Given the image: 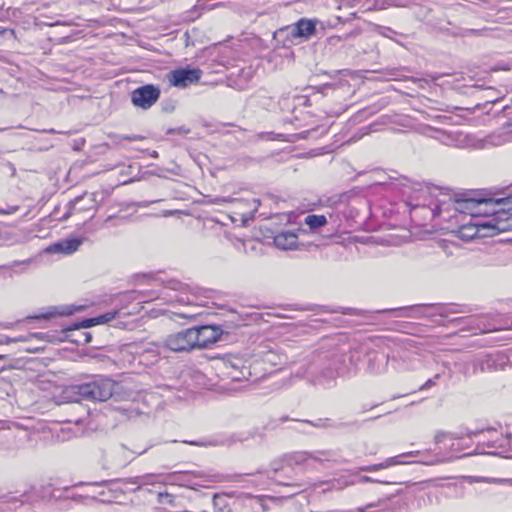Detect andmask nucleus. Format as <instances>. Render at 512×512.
<instances>
[{"instance_id":"nucleus-22","label":"nucleus","mask_w":512,"mask_h":512,"mask_svg":"<svg viewBox=\"0 0 512 512\" xmlns=\"http://www.w3.org/2000/svg\"><path fill=\"white\" fill-rule=\"evenodd\" d=\"M389 357L385 353H374L369 357L368 368L372 373H382L386 370Z\"/></svg>"},{"instance_id":"nucleus-2","label":"nucleus","mask_w":512,"mask_h":512,"mask_svg":"<svg viewBox=\"0 0 512 512\" xmlns=\"http://www.w3.org/2000/svg\"><path fill=\"white\" fill-rule=\"evenodd\" d=\"M132 294L135 295L133 297L134 299H142L144 301L162 299L172 305H196L199 290L176 279H171L166 282L163 289L158 293L152 291H134Z\"/></svg>"},{"instance_id":"nucleus-58","label":"nucleus","mask_w":512,"mask_h":512,"mask_svg":"<svg viewBox=\"0 0 512 512\" xmlns=\"http://www.w3.org/2000/svg\"><path fill=\"white\" fill-rule=\"evenodd\" d=\"M361 114H362V111H359L357 117H361Z\"/></svg>"},{"instance_id":"nucleus-9","label":"nucleus","mask_w":512,"mask_h":512,"mask_svg":"<svg viewBox=\"0 0 512 512\" xmlns=\"http://www.w3.org/2000/svg\"><path fill=\"white\" fill-rule=\"evenodd\" d=\"M487 222L491 237L499 233L512 231V203L503 206L501 211L494 213L492 218L487 219Z\"/></svg>"},{"instance_id":"nucleus-16","label":"nucleus","mask_w":512,"mask_h":512,"mask_svg":"<svg viewBox=\"0 0 512 512\" xmlns=\"http://www.w3.org/2000/svg\"><path fill=\"white\" fill-rule=\"evenodd\" d=\"M115 481L116 480H105V481H101V482H96L94 484L102 486L107 483L115 482ZM117 481L123 482V483L137 484L138 485L137 489H140V487L143 485H154L156 483L165 484V477H163L162 475H157V474H145V475L136 476L133 478L118 479Z\"/></svg>"},{"instance_id":"nucleus-40","label":"nucleus","mask_w":512,"mask_h":512,"mask_svg":"<svg viewBox=\"0 0 512 512\" xmlns=\"http://www.w3.org/2000/svg\"><path fill=\"white\" fill-rule=\"evenodd\" d=\"M123 139L129 140V141H137L143 139V137L139 135H132V136H124Z\"/></svg>"},{"instance_id":"nucleus-38","label":"nucleus","mask_w":512,"mask_h":512,"mask_svg":"<svg viewBox=\"0 0 512 512\" xmlns=\"http://www.w3.org/2000/svg\"><path fill=\"white\" fill-rule=\"evenodd\" d=\"M96 320L97 319H95V317L85 319L81 323L75 324V328L76 329L81 328V327L89 328V327L95 326V325H97V321Z\"/></svg>"},{"instance_id":"nucleus-37","label":"nucleus","mask_w":512,"mask_h":512,"mask_svg":"<svg viewBox=\"0 0 512 512\" xmlns=\"http://www.w3.org/2000/svg\"><path fill=\"white\" fill-rule=\"evenodd\" d=\"M328 419H318L316 422H311V421H302L301 423L303 424H309L313 427H317V428H326V427H329L330 425L328 424Z\"/></svg>"},{"instance_id":"nucleus-50","label":"nucleus","mask_w":512,"mask_h":512,"mask_svg":"<svg viewBox=\"0 0 512 512\" xmlns=\"http://www.w3.org/2000/svg\"><path fill=\"white\" fill-rule=\"evenodd\" d=\"M247 484H244L243 487H248L250 484H253L252 481H245Z\"/></svg>"},{"instance_id":"nucleus-54","label":"nucleus","mask_w":512,"mask_h":512,"mask_svg":"<svg viewBox=\"0 0 512 512\" xmlns=\"http://www.w3.org/2000/svg\"><path fill=\"white\" fill-rule=\"evenodd\" d=\"M222 480H223V478H217V479H215V481H217V482H220V481H222Z\"/></svg>"},{"instance_id":"nucleus-23","label":"nucleus","mask_w":512,"mask_h":512,"mask_svg":"<svg viewBox=\"0 0 512 512\" xmlns=\"http://www.w3.org/2000/svg\"><path fill=\"white\" fill-rule=\"evenodd\" d=\"M194 477L195 474L191 472H174L165 476V484L189 486Z\"/></svg>"},{"instance_id":"nucleus-60","label":"nucleus","mask_w":512,"mask_h":512,"mask_svg":"<svg viewBox=\"0 0 512 512\" xmlns=\"http://www.w3.org/2000/svg\"><path fill=\"white\" fill-rule=\"evenodd\" d=\"M164 215L165 216L171 215V212H166Z\"/></svg>"},{"instance_id":"nucleus-51","label":"nucleus","mask_w":512,"mask_h":512,"mask_svg":"<svg viewBox=\"0 0 512 512\" xmlns=\"http://www.w3.org/2000/svg\"><path fill=\"white\" fill-rule=\"evenodd\" d=\"M234 494H235L234 492L228 493L227 496L232 497V496H234Z\"/></svg>"},{"instance_id":"nucleus-42","label":"nucleus","mask_w":512,"mask_h":512,"mask_svg":"<svg viewBox=\"0 0 512 512\" xmlns=\"http://www.w3.org/2000/svg\"><path fill=\"white\" fill-rule=\"evenodd\" d=\"M184 443H187V444H190V445H194V446H203L204 445L203 443L196 442V441H184Z\"/></svg>"},{"instance_id":"nucleus-4","label":"nucleus","mask_w":512,"mask_h":512,"mask_svg":"<svg viewBox=\"0 0 512 512\" xmlns=\"http://www.w3.org/2000/svg\"><path fill=\"white\" fill-rule=\"evenodd\" d=\"M316 19L301 18L296 23L283 27L275 33V37H284L291 44L308 41L316 34Z\"/></svg>"},{"instance_id":"nucleus-24","label":"nucleus","mask_w":512,"mask_h":512,"mask_svg":"<svg viewBox=\"0 0 512 512\" xmlns=\"http://www.w3.org/2000/svg\"><path fill=\"white\" fill-rule=\"evenodd\" d=\"M240 362V359H236L225 364L229 376L234 380H240L241 377H245L244 372L240 370Z\"/></svg>"},{"instance_id":"nucleus-14","label":"nucleus","mask_w":512,"mask_h":512,"mask_svg":"<svg viewBox=\"0 0 512 512\" xmlns=\"http://www.w3.org/2000/svg\"><path fill=\"white\" fill-rule=\"evenodd\" d=\"M512 203V199H478L476 219L487 220L492 218L494 213L501 211L505 205Z\"/></svg>"},{"instance_id":"nucleus-32","label":"nucleus","mask_w":512,"mask_h":512,"mask_svg":"<svg viewBox=\"0 0 512 512\" xmlns=\"http://www.w3.org/2000/svg\"><path fill=\"white\" fill-rule=\"evenodd\" d=\"M158 501L162 504L174 505L175 497L168 492H160L158 494Z\"/></svg>"},{"instance_id":"nucleus-49","label":"nucleus","mask_w":512,"mask_h":512,"mask_svg":"<svg viewBox=\"0 0 512 512\" xmlns=\"http://www.w3.org/2000/svg\"><path fill=\"white\" fill-rule=\"evenodd\" d=\"M253 203L255 204V209L257 208V205L259 204V200L253 199Z\"/></svg>"},{"instance_id":"nucleus-47","label":"nucleus","mask_w":512,"mask_h":512,"mask_svg":"<svg viewBox=\"0 0 512 512\" xmlns=\"http://www.w3.org/2000/svg\"><path fill=\"white\" fill-rule=\"evenodd\" d=\"M82 420H83L82 418H78V419H75V420H69V422H75V423L78 424V423L82 422Z\"/></svg>"},{"instance_id":"nucleus-33","label":"nucleus","mask_w":512,"mask_h":512,"mask_svg":"<svg viewBox=\"0 0 512 512\" xmlns=\"http://www.w3.org/2000/svg\"><path fill=\"white\" fill-rule=\"evenodd\" d=\"M125 221H126L125 217L108 216L105 219L103 226L106 227V226H108L109 223H111L112 226H118V225L123 224Z\"/></svg>"},{"instance_id":"nucleus-15","label":"nucleus","mask_w":512,"mask_h":512,"mask_svg":"<svg viewBox=\"0 0 512 512\" xmlns=\"http://www.w3.org/2000/svg\"><path fill=\"white\" fill-rule=\"evenodd\" d=\"M192 330L198 349L206 348L215 343L221 335V330L213 325L192 327Z\"/></svg>"},{"instance_id":"nucleus-43","label":"nucleus","mask_w":512,"mask_h":512,"mask_svg":"<svg viewBox=\"0 0 512 512\" xmlns=\"http://www.w3.org/2000/svg\"><path fill=\"white\" fill-rule=\"evenodd\" d=\"M177 315L183 318H190L193 317L195 314L177 313Z\"/></svg>"},{"instance_id":"nucleus-28","label":"nucleus","mask_w":512,"mask_h":512,"mask_svg":"<svg viewBox=\"0 0 512 512\" xmlns=\"http://www.w3.org/2000/svg\"><path fill=\"white\" fill-rule=\"evenodd\" d=\"M38 498L39 495L35 493V488L33 486H30L28 489L24 490L20 495L21 503H32L37 501Z\"/></svg>"},{"instance_id":"nucleus-55","label":"nucleus","mask_w":512,"mask_h":512,"mask_svg":"<svg viewBox=\"0 0 512 512\" xmlns=\"http://www.w3.org/2000/svg\"><path fill=\"white\" fill-rule=\"evenodd\" d=\"M357 512H364V510L362 508H358Z\"/></svg>"},{"instance_id":"nucleus-41","label":"nucleus","mask_w":512,"mask_h":512,"mask_svg":"<svg viewBox=\"0 0 512 512\" xmlns=\"http://www.w3.org/2000/svg\"><path fill=\"white\" fill-rule=\"evenodd\" d=\"M478 31L474 29H466L463 32L460 33V35L465 36L467 34H477Z\"/></svg>"},{"instance_id":"nucleus-12","label":"nucleus","mask_w":512,"mask_h":512,"mask_svg":"<svg viewBox=\"0 0 512 512\" xmlns=\"http://www.w3.org/2000/svg\"><path fill=\"white\" fill-rule=\"evenodd\" d=\"M510 445V439L506 436H500L496 440L478 443L471 452L464 453L462 456H470L476 454H489L502 456L506 452V448Z\"/></svg>"},{"instance_id":"nucleus-29","label":"nucleus","mask_w":512,"mask_h":512,"mask_svg":"<svg viewBox=\"0 0 512 512\" xmlns=\"http://www.w3.org/2000/svg\"><path fill=\"white\" fill-rule=\"evenodd\" d=\"M498 359L497 356H486L480 363V370L485 371L486 369L490 370L496 368Z\"/></svg>"},{"instance_id":"nucleus-45","label":"nucleus","mask_w":512,"mask_h":512,"mask_svg":"<svg viewBox=\"0 0 512 512\" xmlns=\"http://www.w3.org/2000/svg\"><path fill=\"white\" fill-rule=\"evenodd\" d=\"M478 432H467L466 436L471 439L472 436L476 435Z\"/></svg>"},{"instance_id":"nucleus-19","label":"nucleus","mask_w":512,"mask_h":512,"mask_svg":"<svg viewBox=\"0 0 512 512\" xmlns=\"http://www.w3.org/2000/svg\"><path fill=\"white\" fill-rule=\"evenodd\" d=\"M82 242L80 238L63 239L51 245L49 251L67 255L72 254L78 250Z\"/></svg>"},{"instance_id":"nucleus-21","label":"nucleus","mask_w":512,"mask_h":512,"mask_svg":"<svg viewBox=\"0 0 512 512\" xmlns=\"http://www.w3.org/2000/svg\"><path fill=\"white\" fill-rule=\"evenodd\" d=\"M478 199L467 198L460 199L455 202V210L462 213L468 214L470 219H476Z\"/></svg>"},{"instance_id":"nucleus-8","label":"nucleus","mask_w":512,"mask_h":512,"mask_svg":"<svg viewBox=\"0 0 512 512\" xmlns=\"http://www.w3.org/2000/svg\"><path fill=\"white\" fill-rule=\"evenodd\" d=\"M457 236L463 241H470L475 238L491 237L487 220L470 219L469 222L461 225L457 230Z\"/></svg>"},{"instance_id":"nucleus-59","label":"nucleus","mask_w":512,"mask_h":512,"mask_svg":"<svg viewBox=\"0 0 512 512\" xmlns=\"http://www.w3.org/2000/svg\"><path fill=\"white\" fill-rule=\"evenodd\" d=\"M361 114H362V111H359L357 117H361Z\"/></svg>"},{"instance_id":"nucleus-10","label":"nucleus","mask_w":512,"mask_h":512,"mask_svg":"<svg viewBox=\"0 0 512 512\" xmlns=\"http://www.w3.org/2000/svg\"><path fill=\"white\" fill-rule=\"evenodd\" d=\"M202 71L199 68H182L171 71L168 75L170 85L177 88H186L199 82Z\"/></svg>"},{"instance_id":"nucleus-57","label":"nucleus","mask_w":512,"mask_h":512,"mask_svg":"<svg viewBox=\"0 0 512 512\" xmlns=\"http://www.w3.org/2000/svg\"><path fill=\"white\" fill-rule=\"evenodd\" d=\"M361 114H362V111H359L357 117H361Z\"/></svg>"},{"instance_id":"nucleus-30","label":"nucleus","mask_w":512,"mask_h":512,"mask_svg":"<svg viewBox=\"0 0 512 512\" xmlns=\"http://www.w3.org/2000/svg\"><path fill=\"white\" fill-rule=\"evenodd\" d=\"M117 313H118L117 311H109V312H106L102 315L95 317V319H97L96 320L97 325L110 322L111 320L115 319Z\"/></svg>"},{"instance_id":"nucleus-11","label":"nucleus","mask_w":512,"mask_h":512,"mask_svg":"<svg viewBox=\"0 0 512 512\" xmlns=\"http://www.w3.org/2000/svg\"><path fill=\"white\" fill-rule=\"evenodd\" d=\"M334 454L329 450H319L315 452H295L289 457L290 463L295 465H304L306 467H313V463H322L330 461Z\"/></svg>"},{"instance_id":"nucleus-5","label":"nucleus","mask_w":512,"mask_h":512,"mask_svg":"<svg viewBox=\"0 0 512 512\" xmlns=\"http://www.w3.org/2000/svg\"><path fill=\"white\" fill-rule=\"evenodd\" d=\"M192 328L170 334L163 343V347L173 352H190L198 349Z\"/></svg>"},{"instance_id":"nucleus-7","label":"nucleus","mask_w":512,"mask_h":512,"mask_svg":"<svg viewBox=\"0 0 512 512\" xmlns=\"http://www.w3.org/2000/svg\"><path fill=\"white\" fill-rule=\"evenodd\" d=\"M160 89L152 84H146L136 88L131 93V101L134 106L149 109L160 97Z\"/></svg>"},{"instance_id":"nucleus-34","label":"nucleus","mask_w":512,"mask_h":512,"mask_svg":"<svg viewBox=\"0 0 512 512\" xmlns=\"http://www.w3.org/2000/svg\"><path fill=\"white\" fill-rule=\"evenodd\" d=\"M30 263V260H24V261H14L11 264L8 265H0V270L9 271V277H12V268L16 267L21 264H28Z\"/></svg>"},{"instance_id":"nucleus-52","label":"nucleus","mask_w":512,"mask_h":512,"mask_svg":"<svg viewBox=\"0 0 512 512\" xmlns=\"http://www.w3.org/2000/svg\"><path fill=\"white\" fill-rule=\"evenodd\" d=\"M90 337H91V336H90L89 334H87V339H86V342H89V340H90Z\"/></svg>"},{"instance_id":"nucleus-20","label":"nucleus","mask_w":512,"mask_h":512,"mask_svg":"<svg viewBox=\"0 0 512 512\" xmlns=\"http://www.w3.org/2000/svg\"><path fill=\"white\" fill-rule=\"evenodd\" d=\"M418 453H419L418 451H415V452L412 451V452L404 453V454H402V456H416ZM400 457H401V455L400 456L390 457V458H387L385 461H383L381 463L362 467L361 470L362 471H367V472H373V471H378V470H381V469H386V468H389L391 466L401 465V464H408L409 463V462H404V461L399 460Z\"/></svg>"},{"instance_id":"nucleus-3","label":"nucleus","mask_w":512,"mask_h":512,"mask_svg":"<svg viewBox=\"0 0 512 512\" xmlns=\"http://www.w3.org/2000/svg\"><path fill=\"white\" fill-rule=\"evenodd\" d=\"M381 312H390L396 317L404 318H422L431 315H439L443 318H447L450 314L467 313L469 309L465 305L459 304H432L388 309L382 310Z\"/></svg>"},{"instance_id":"nucleus-1","label":"nucleus","mask_w":512,"mask_h":512,"mask_svg":"<svg viewBox=\"0 0 512 512\" xmlns=\"http://www.w3.org/2000/svg\"><path fill=\"white\" fill-rule=\"evenodd\" d=\"M114 386V381L109 378L94 377L88 382L67 387L64 391V398L68 402L76 403L77 408L84 410L79 403L81 400L107 401L114 393Z\"/></svg>"},{"instance_id":"nucleus-13","label":"nucleus","mask_w":512,"mask_h":512,"mask_svg":"<svg viewBox=\"0 0 512 512\" xmlns=\"http://www.w3.org/2000/svg\"><path fill=\"white\" fill-rule=\"evenodd\" d=\"M131 351L130 353H135L136 356H134L133 361L138 362V364H144L149 365L157 361L159 355L161 354V350L166 349L162 345L155 344V343H148L144 348L140 350V348L132 346L130 347Z\"/></svg>"},{"instance_id":"nucleus-18","label":"nucleus","mask_w":512,"mask_h":512,"mask_svg":"<svg viewBox=\"0 0 512 512\" xmlns=\"http://www.w3.org/2000/svg\"><path fill=\"white\" fill-rule=\"evenodd\" d=\"M274 244L281 250H293L297 247L298 236L292 231H281L274 236Z\"/></svg>"},{"instance_id":"nucleus-36","label":"nucleus","mask_w":512,"mask_h":512,"mask_svg":"<svg viewBox=\"0 0 512 512\" xmlns=\"http://www.w3.org/2000/svg\"><path fill=\"white\" fill-rule=\"evenodd\" d=\"M371 129H372L371 125L360 128L359 131L353 135V137L350 139V141L355 142V141L361 139L364 135L369 134Z\"/></svg>"},{"instance_id":"nucleus-46","label":"nucleus","mask_w":512,"mask_h":512,"mask_svg":"<svg viewBox=\"0 0 512 512\" xmlns=\"http://www.w3.org/2000/svg\"><path fill=\"white\" fill-rule=\"evenodd\" d=\"M461 321H463V318H454V319L451 320V322H454V323H456V322L458 323V322H461Z\"/></svg>"},{"instance_id":"nucleus-48","label":"nucleus","mask_w":512,"mask_h":512,"mask_svg":"<svg viewBox=\"0 0 512 512\" xmlns=\"http://www.w3.org/2000/svg\"><path fill=\"white\" fill-rule=\"evenodd\" d=\"M220 498L219 494H215L213 497L214 503L216 504L217 499Z\"/></svg>"},{"instance_id":"nucleus-31","label":"nucleus","mask_w":512,"mask_h":512,"mask_svg":"<svg viewBox=\"0 0 512 512\" xmlns=\"http://www.w3.org/2000/svg\"><path fill=\"white\" fill-rule=\"evenodd\" d=\"M445 372H439L433 378L428 379L421 387L420 390H427L436 385V381L444 376Z\"/></svg>"},{"instance_id":"nucleus-44","label":"nucleus","mask_w":512,"mask_h":512,"mask_svg":"<svg viewBox=\"0 0 512 512\" xmlns=\"http://www.w3.org/2000/svg\"><path fill=\"white\" fill-rule=\"evenodd\" d=\"M20 341L24 340L23 338H19ZM15 341H18V339H10V338H6V342H15Z\"/></svg>"},{"instance_id":"nucleus-35","label":"nucleus","mask_w":512,"mask_h":512,"mask_svg":"<svg viewBox=\"0 0 512 512\" xmlns=\"http://www.w3.org/2000/svg\"><path fill=\"white\" fill-rule=\"evenodd\" d=\"M321 485L327 486L326 488L323 489L324 492H326L328 490H332V489L341 490L343 488V485L341 484L340 480H333V481H330V482H323V483H321Z\"/></svg>"},{"instance_id":"nucleus-6","label":"nucleus","mask_w":512,"mask_h":512,"mask_svg":"<svg viewBox=\"0 0 512 512\" xmlns=\"http://www.w3.org/2000/svg\"><path fill=\"white\" fill-rule=\"evenodd\" d=\"M103 201V194L100 192L88 193L84 192L82 195L75 197L67 204V211L61 218L67 220L75 212L85 210H96L100 203Z\"/></svg>"},{"instance_id":"nucleus-17","label":"nucleus","mask_w":512,"mask_h":512,"mask_svg":"<svg viewBox=\"0 0 512 512\" xmlns=\"http://www.w3.org/2000/svg\"><path fill=\"white\" fill-rule=\"evenodd\" d=\"M447 440L450 442V444L447 445V447L450 449L451 452H461L469 447L467 443L463 442V435L460 434H453L449 432L440 431L437 432L434 437V441L436 444L444 443Z\"/></svg>"},{"instance_id":"nucleus-53","label":"nucleus","mask_w":512,"mask_h":512,"mask_svg":"<svg viewBox=\"0 0 512 512\" xmlns=\"http://www.w3.org/2000/svg\"><path fill=\"white\" fill-rule=\"evenodd\" d=\"M329 376L334 377L335 376L334 372H330Z\"/></svg>"},{"instance_id":"nucleus-25","label":"nucleus","mask_w":512,"mask_h":512,"mask_svg":"<svg viewBox=\"0 0 512 512\" xmlns=\"http://www.w3.org/2000/svg\"><path fill=\"white\" fill-rule=\"evenodd\" d=\"M305 224L309 226L310 229L314 230L319 227H322L327 224V219L324 215H308L305 218Z\"/></svg>"},{"instance_id":"nucleus-39","label":"nucleus","mask_w":512,"mask_h":512,"mask_svg":"<svg viewBox=\"0 0 512 512\" xmlns=\"http://www.w3.org/2000/svg\"><path fill=\"white\" fill-rule=\"evenodd\" d=\"M360 480H361V482H379V483H388L387 481L373 480L372 478H370V477H368V476H362Z\"/></svg>"},{"instance_id":"nucleus-26","label":"nucleus","mask_w":512,"mask_h":512,"mask_svg":"<svg viewBox=\"0 0 512 512\" xmlns=\"http://www.w3.org/2000/svg\"><path fill=\"white\" fill-rule=\"evenodd\" d=\"M391 6H402L401 0H374L371 7L368 10H383Z\"/></svg>"},{"instance_id":"nucleus-56","label":"nucleus","mask_w":512,"mask_h":512,"mask_svg":"<svg viewBox=\"0 0 512 512\" xmlns=\"http://www.w3.org/2000/svg\"><path fill=\"white\" fill-rule=\"evenodd\" d=\"M240 478H241L240 476H235L234 477L235 480H240Z\"/></svg>"},{"instance_id":"nucleus-27","label":"nucleus","mask_w":512,"mask_h":512,"mask_svg":"<svg viewBox=\"0 0 512 512\" xmlns=\"http://www.w3.org/2000/svg\"><path fill=\"white\" fill-rule=\"evenodd\" d=\"M71 313H72L71 310H67V309L59 310L56 307H52V308H49V310L46 313H42V314L36 315L33 318H35V319H49V318L54 317L56 315H68V314H71Z\"/></svg>"}]
</instances>
